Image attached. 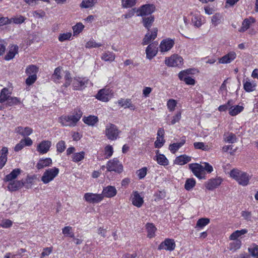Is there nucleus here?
Returning <instances> with one entry per match:
<instances>
[{"instance_id": "obj_4", "label": "nucleus", "mask_w": 258, "mask_h": 258, "mask_svg": "<svg viewBox=\"0 0 258 258\" xmlns=\"http://www.w3.org/2000/svg\"><path fill=\"white\" fill-rule=\"evenodd\" d=\"M119 132L117 126L113 124L109 123L106 125L105 134L108 140H116L118 137Z\"/></svg>"}, {"instance_id": "obj_45", "label": "nucleus", "mask_w": 258, "mask_h": 258, "mask_svg": "<svg viewBox=\"0 0 258 258\" xmlns=\"http://www.w3.org/2000/svg\"><path fill=\"white\" fill-rule=\"evenodd\" d=\"M156 157L157 163L163 166L168 165V160L164 155L159 154L158 155H156Z\"/></svg>"}, {"instance_id": "obj_64", "label": "nucleus", "mask_w": 258, "mask_h": 258, "mask_svg": "<svg viewBox=\"0 0 258 258\" xmlns=\"http://www.w3.org/2000/svg\"><path fill=\"white\" fill-rule=\"evenodd\" d=\"M84 28V26L82 23H77L73 27L74 33L75 34H79L82 31Z\"/></svg>"}, {"instance_id": "obj_32", "label": "nucleus", "mask_w": 258, "mask_h": 258, "mask_svg": "<svg viewBox=\"0 0 258 258\" xmlns=\"http://www.w3.org/2000/svg\"><path fill=\"white\" fill-rule=\"evenodd\" d=\"M83 120L85 124L94 126L98 121V118L96 116L89 115L88 117H84Z\"/></svg>"}, {"instance_id": "obj_20", "label": "nucleus", "mask_w": 258, "mask_h": 258, "mask_svg": "<svg viewBox=\"0 0 258 258\" xmlns=\"http://www.w3.org/2000/svg\"><path fill=\"white\" fill-rule=\"evenodd\" d=\"M191 22L195 27L199 28L205 23V21L203 16L196 14L193 15V17L191 19Z\"/></svg>"}, {"instance_id": "obj_12", "label": "nucleus", "mask_w": 258, "mask_h": 258, "mask_svg": "<svg viewBox=\"0 0 258 258\" xmlns=\"http://www.w3.org/2000/svg\"><path fill=\"white\" fill-rule=\"evenodd\" d=\"M222 181V179L220 177L211 178L205 182V186L207 189L213 190L218 187L221 184Z\"/></svg>"}, {"instance_id": "obj_52", "label": "nucleus", "mask_w": 258, "mask_h": 258, "mask_svg": "<svg viewBox=\"0 0 258 258\" xmlns=\"http://www.w3.org/2000/svg\"><path fill=\"white\" fill-rule=\"evenodd\" d=\"M210 223V219L206 218H202L199 219L196 224V227L203 228Z\"/></svg>"}, {"instance_id": "obj_49", "label": "nucleus", "mask_w": 258, "mask_h": 258, "mask_svg": "<svg viewBox=\"0 0 258 258\" xmlns=\"http://www.w3.org/2000/svg\"><path fill=\"white\" fill-rule=\"evenodd\" d=\"M20 103V99L16 97H10L7 100V105L9 106L16 105Z\"/></svg>"}, {"instance_id": "obj_33", "label": "nucleus", "mask_w": 258, "mask_h": 258, "mask_svg": "<svg viewBox=\"0 0 258 258\" xmlns=\"http://www.w3.org/2000/svg\"><path fill=\"white\" fill-rule=\"evenodd\" d=\"M185 143V137H184V139H182L180 142L170 144L169 149L172 153L174 154Z\"/></svg>"}, {"instance_id": "obj_22", "label": "nucleus", "mask_w": 258, "mask_h": 258, "mask_svg": "<svg viewBox=\"0 0 258 258\" xmlns=\"http://www.w3.org/2000/svg\"><path fill=\"white\" fill-rule=\"evenodd\" d=\"M52 160L50 158L40 159L36 167L38 169H43L52 164Z\"/></svg>"}, {"instance_id": "obj_53", "label": "nucleus", "mask_w": 258, "mask_h": 258, "mask_svg": "<svg viewBox=\"0 0 258 258\" xmlns=\"http://www.w3.org/2000/svg\"><path fill=\"white\" fill-rule=\"evenodd\" d=\"M63 73L64 74V78L65 80V83L63 86L65 87H68L71 85L72 81L71 74L69 71L63 72Z\"/></svg>"}, {"instance_id": "obj_51", "label": "nucleus", "mask_w": 258, "mask_h": 258, "mask_svg": "<svg viewBox=\"0 0 258 258\" xmlns=\"http://www.w3.org/2000/svg\"><path fill=\"white\" fill-rule=\"evenodd\" d=\"M194 146L196 149H201L205 151L209 150L208 146L205 145L203 142H195L194 143Z\"/></svg>"}, {"instance_id": "obj_60", "label": "nucleus", "mask_w": 258, "mask_h": 258, "mask_svg": "<svg viewBox=\"0 0 258 258\" xmlns=\"http://www.w3.org/2000/svg\"><path fill=\"white\" fill-rule=\"evenodd\" d=\"M101 46V43H96L94 40H91L86 44V48H97Z\"/></svg>"}, {"instance_id": "obj_59", "label": "nucleus", "mask_w": 258, "mask_h": 258, "mask_svg": "<svg viewBox=\"0 0 258 258\" xmlns=\"http://www.w3.org/2000/svg\"><path fill=\"white\" fill-rule=\"evenodd\" d=\"M71 36L72 33L70 32L60 34L58 37V40L60 42H63L66 40H69Z\"/></svg>"}, {"instance_id": "obj_29", "label": "nucleus", "mask_w": 258, "mask_h": 258, "mask_svg": "<svg viewBox=\"0 0 258 258\" xmlns=\"http://www.w3.org/2000/svg\"><path fill=\"white\" fill-rule=\"evenodd\" d=\"M154 16L152 15L143 17L142 22L144 26L149 30L154 21Z\"/></svg>"}, {"instance_id": "obj_30", "label": "nucleus", "mask_w": 258, "mask_h": 258, "mask_svg": "<svg viewBox=\"0 0 258 258\" xmlns=\"http://www.w3.org/2000/svg\"><path fill=\"white\" fill-rule=\"evenodd\" d=\"M255 22V20L253 18L249 19H245L242 23V26L239 29V31L240 32H244L247 30L250 27L251 24Z\"/></svg>"}, {"instance_id": "obj_42", "label": "nucleus", "mask_w": 258, "mask_h": 258, "mask_svg": "<svg viewBox=\"0 0 258 258\" xmlns=\"http://www.w3.org/2000/svg\"><path fill=\"white\" fill-rule=\"evenodd\" d=\"M222 16L220 13H216L211 17V22L212 25L216 27L221 23Z\"/></svg>"}, {"instance_id": "obj_6", "label": "nucleus", "mask_w": 258, "mask_h": 258, "mask_svg": "<svg viewBox=\"0 0 258 258\" xmlns=\"http://www.w3.org/2000/svg\"><path fill=\"white\" fill-rule=\"evenodd\" d=\"M183 60L181 56L178 54H173L165 58V63L170 67H180L183 64Z\"/></svg>"}, {"instance_id": "obj_7", "label": "nucleus", "mask_w": 258, "mask_h": 258, "mask_svg": "<svg viewBox=\"0 0 258 258\" xmlns=\"http://www.w3.org/2000/svg\"><path fill=\"white\" fill-rule=\"evenodd\" d=\"M155 7L153 5L146 4L142 6L139 9H137V16H146L151 15L155 11Z\"/></svg>"}, {"instance_id": "obj_43", "label": "nucleus", "mask_w": 258, "mask_h": 258, "mask_svg": "<svg viewBox=\"0 0 258 258\" xmlns=\"http://www.w3.org/2000/svg\"><path fill=\"white\" fill-rule=\"evenodd\" d=\"M52 78L54 82H59V81L62 78V71L61 68L58 67L55 69Z\"/></svg>"}, {"instance_id": "obj_62", "label": "nucleus", "mask_w": 258, "mask_h": 258, "mask_svg": "<svg viewBox=\"0 0 258 258\" xmlns=\"http://www.w3.org/2000/svg\"><path fill=\"white\" fill-rule=\"evenodd\" d=\"M147 169L146 167H143L137 171V175L139 179H143L147 174Z\"/></svg>"}, {"instance_id": "obj_17", "label": "nucleus", "mask_w": 258, "mask_h": 258, "mask_svg": "<svg viewBox=\"0 0 258 258\" xmlns=\"http://www.w3.org/2000/svg\"><path fill=\"white\" fill-rule=\"evenodd\" d=\"M157 32L158 29L154 28L151 31V34L147 33L143 40L142 44L143 45H147L151 40H154L157 37Z\"/></svg>"}, {"instance_id": "obj_50", "label": "nucleus", "mask_w": 258, "mask_h": 258, "mask_svg": "<svg viewBox=\"0 0 258 258\" xmlns=\"http://www.w3.org/2000/svg\"><path fill=\"white\" fill-rule=\"evenodd\" d=\"M137 3V0H122L121 5L123 8H132Z\"/></svg>"}, {"instance_id": "obj_57", "label": "nucleus", "mask_w": 258, "mask_h": 258, "mask_svg": "<svg viewBox=\"0 0 258 258\" xmlns=\"http://www.w3.org/2000/svg\"><path fill=\"white\" fill-rule=\"evenodd\" d=\"M176 105L177 102L174 99H171L167 101V106L168 109L170 111H173L174 110L176 106Z\"/></svg>"}, {"instance_id": "obj_39", "label": "nucleus", "mask_w": 258, "mask_h": 258, "mask_svg": "<svg viewBox=\"0 0 258 258\" xmlns=\"http://www.w3.org/2000/svg\"><path fill=\"white\" fill-rule=\"evenodd\" d=\"M85 153L84 151H81L78 153H75L72 156V161L74 162H79L84 159Z\"/></svg>"}, {"instance_id": "obj_5", "label": "nucleus", "mask_w": 258, "mask_h": 258, "mask_svg": "<svg viewBox=\"0 0 258 258\" xmlns=\"http://www.w3.org/2000/svg\"><path fill=\"white\" fill-rule=\"evenodd\" d=\"M106 168L107 171L109 172L114 171L120 173L123 171V166L116 158L108 161L106 164Z\"/></svg>"}, {"instance_id": "obj_41", "label": "nucleus", "mask_w": 258, "mask_h": 258, "mask_svg": "<svg viewBox=\"0 0 258 258\" xmlns=\"http://www.w3.org/2000/svg\"><path fill=\"white\" fill-rule=\"evenodd\" d=\"M18 47L17 46H15L11 48L9 52L5 56V59L9 60L15 57L16 54L18 53Z\"/></svg>"}, {"instance_id": "obj_40", "label": "nucleus", "mask_w": 258, "mask_h": 258, "mask_svg": "<svg viewBox=\"0 0 258 258\" xmlns=\"http://www.w3.org/2000/svg\"><path fill=\"white\" fill-rule=\"evenodd\" d=\"M97 2V0H83L80 4L82 8H89L93 7Z\"/></svg>"}, {"instance_id": "obj_36", "label": "nucleus", "mask_w": 258, "mask_h": 258, "mask_svg": "<svg viewBox=\"0 0 258 258\" xmlns=\"http://www.w3.org/2000/svg\"><path fill=\"white\" fill-rule=\"evenodd\" d=\"M233 241L229 243V249L232 251H235L239 249L241 245L240 240H233Z\"/></svg>"}, {"instance_id": "obj_25", "label": "nucleus", "mask_w": 258, "mask_h": 258, "mask_svg": "<svg viewBox=\"0 0 258 258\" xmlns=\"http://www.w3.org/2000/svg\"><path fill=\"white\" fill-rule=\"evenodd\" d=\"M191 159V157L184 154L177 157L174 161V163L176 164L182 165L190 162Z\"/></svg>"}, {"instance_id": "obj_56", "label": "nucleus", "mask_w": 258, "mask_h": 258, "mask_svg": "<svg viewBox=\"0 0 258 258\" xmlns=\"http://www.w3.org/2000/svg\"><path fill=\"white\" fill-rule=\"evenodd\" d=\"M255 85L252 84V83L249 81H246L243 84L244 89L248 92H252L254 91Z\"/></svg>"}, {"instance_id": "obj_55", "label": "nucleus", "mask_w": 258, "mask_h": 258, "mask_svg": "<svg viewBox=\"0 0 258 258\" xmlns=\"http://www.w3.org/2000/svg\"><path fill=\"white\" fill-rule=\"evenodd\" d=\"M236 137L233 133L229 134L228 136L226 137H224V140L225 142L228 143H234L236 142Z\"/></svg>"}, {"instance_id": "obj_31", "label": "nucleus", "mask_w": 258, "mask_h": 258, "mask_svg": "<svg viewBox=\"0 0 258 258\" xmlns=\"http://www.w3.org/2000/svg\"><path fill=\"white\" fill-rule=\"evenodd\" d=\"M118 103L122 107H124L125 108H128L132 110L135 109L134 105L132 103L131 100L130 99H126L125 100L121 99L118 100Z\"/></svg>"}, {"instance_id": "obj_26", "label": "nucleus", "mask_w": 258, "mask_h": 258, "mask_svg": "<svg viewBox=\"0 0 258 258\" xmlns=\"http://www.w3.org/2000/svg\"><path fill=\"white\" fill-rule=\"evenodd\" d=\"M21 170L20 168H15L13 169L12 172L7 175L4 180L5 181H11L13 180L16 179L19 175L21 173Z\"/></svg>"}, {"instance_id": "obj_23", "label": "nucleus", "mask_w": 258, "mask_h": 258, "mask_svg": "<svg viewBox=\"0 0 258 258\" xmlns=\"http://www.w3.org/2000/svg\"><path fill=\"white\" fill-rule=\"evenodd\" d=\"M8 154V149L6 147H4L1 151L0 156V169H2L6 164L7 161V156Z\"/></svg>"}, {"instance_id": "obj_18", "label": "nucleus", "mask_w": 258, "mask_h": 258, "mask_svg": "<svg viewBox=\"0 0 258 258\" xmlns=\"http://www.w3.org/2000/svg\"><path fill=\"white\" fill-rule=\"evenodd\" d=\"M117 194V190L114 186L108 185L104 187L102 191V195L104 197L112 198Z\"/></svg>"}, {"instance_id": "obj_44", "label": "nucleus", "mask_w": 258, "mask_h": 258, "mask_svg": "<svg viewBox=\"0 0 258 258\" xmlns=\"http://www.w3.org/2000/svg\"><path fill=\"white\" fill-rule=\"evenodd\" d=\"M38 72V68L35 65H30L26 69L25 73L27 75H36Z\"/></svg>"}, {"instance_id": "obj_37", "label": "nucleus", "mask_w": 258, "mask_h": 258, "mask_svg": "<svg viewBox=\"0 0 258 258\" xmlns=\"http://www.w3.org/2000/svg\"><path fill=\"white\" fill-rule=\"evenodd\" d=\"M115 58V55L112 52L107 51L102 54L101 59L105 61H113Z\"/></svg>"}, {"instance_id": "obj_63", "label": "nucleus", "mask_w": 258, "mask_h": 258, "mask_svg": "<svg viewBox=\"0 0 258 258\" xmlns=\"http://www.w3.org/2000/svg\"><path fill=\"white\" fill-rule=\"evenodd\" d=\"M113 153V149L111 146L108 145L105 148V154L106 155V158L110 157Z\"/></svg>"}, {"instance_id": "obj_8", "label": "nucleus", "mask_w": 258, "mask_h": 258, "mask_svg": "<svg viewBox=\"0 0 258 258\" xmlns=\"http://www.w3.org/2000/svg\"><path fill=\"white\" fill-rule=\"evenodd\" d=\"M89 82V79L86 78L75 77L73 83L74 90H82L87 87Z\"/></svg>"}, {"instance_id": "obj_28", "label": "nucleus", "mask_w": 258, "mask_h": 258, "mask_svg": "<svg viewBox=\"0 0 258 258\" xmlns=\"http://www.w3.org/2000/svg\"><path fill=\"white\" fill-rule=\"evenodd\" d=\"M24 183L22 180H16L9 183L8 188L11 191H16L23 187Z\"/></svg>"}, {"instance_id": "obj_10", "label": "nucleus", "mask_w": 258, "mask_h": 258, "mask_svg": "<svg viewBox=\"0 0 258 258\" xmlns=\"http://www.w3.org/2000/svg\"><path fill=\"white\" fill-rule=\"evenodd\" d=\"M84 198L88 203L96 204L103 199V196L102 194L87 192L84 195Z\"/></svg>"}, {"instance_id": "obj_46", "label": "nucleus", "mask_w": 258, "mask_h": 258, "mask_svg": "<svg viewBox=\"0 0 258 258\" xmlns=\"http://www.w3.org/2000/svg\"><path fill=\"white\" fill-rule=\"evenodd\" d=\"M183 21H184V23H183V25L180 26V29H179V31L180 33V34L181 35H183L185 38H189V37L188 36L184 35V34L187 33V29H187L188 28L187 19L185 17H184Z\"/></svg>"}, {"instance_id": "obj_47", "label": "nucleus", "mask_w": 258, "mask_h": 258, "mask_svg": "<svg viewBox=\"0 0 258 258\" xmlns=\"http://www.w3.org/2000/svg\"><path fill=\"white\" fill-rule=\"evenodd\" d=\"M196 185V180L194 178H188L186 180L184 188L187 190H190Z\"/></svg>"}, {"instance_id": "obj_9", "label": "nucleus", "mask_w": 258, "mask_h": 258, "mask_svg": "<svg viewBox=\"0 0 258 258\" xmlns=\"http://www.w3.org/2000/svg\"><path fill=\"white\" fill-rule=\"evenodd\" d=\"M175 242L173 239L166 238L159 245V250L164 249L168 251H173L175 248Z\"/></svg>"}, {"instance_id": "obj_19", "label": "nucleus", "mask_w": 258, "mask_h": 258, "mask_svg": "<svg viewBox=\"0 0 258 258\" xmlns=\"http://www.w3.org/2000/svg\"><path fill=\"white\" fill-rule=\"evenodd\" d=\"M236 57V54L234 51H231L219 59V63H228L233 61Z\"/></svg>"}, {"instance_id": "obj_13", "label": "nucleus", "mask_w": 258, "mask_h": 258, "mask_svg": "<svg viewBox=\"0 0 258 258\" xmlns=\"http://www.w3.org/2000/svg\"><path fill=\"white\" fill-rule=\"evenodd\" d=\"M157 46V43L156 42L152 43L147 46L146 49L147 58L151 59L157 54L158 52V48Z\"/></svg>"}, {"instance_id": "obj_58", "label": "nucleus", "mask_w": 258, "mask_h": 258, "mask_svg": "<svg viewBox=\"0 0 258 258\" xmlns=\"http://www.w3.org/2000/svg\"><path fill=\"white\" fill-rule=\"evenodd\" d=\"M66 148V147L65 142L62 140L59 141L56 144V149L58 152H63L64 151Z\"/></svg>"}, {"instance_id": "obj_15", "label": "nucleus", "mask_w": 258, "mask_h": 258, "mask_svg": "<svg viewBox=\"0 0 258 258\" xmlns=\"http://www.w3.org/2000/svg\"><path fill=\"white\" fill-rule=\"evenodd\" d=\"M189 168L196 177L200 179L203 178V165L198 163L190 164Z\"/></svg>"}, {"instance_id": "obj_48", "label": "nucleus", "mask_w": 258, "mask_h": 258, "mask_svg": "<svg viewBox=\"0 0 258 258\" xmlns=\"http://www.w3.org/2000/svg\"><path fill=\"white\" fill-rule=\"evenodd\" d=\"M62 233L66 236H68L74 238V233L72 231V227L71 226H66L62 229Z\"/></svg>"}, {"instance_id": "obj_34", "label": "nucleus", "mask_w": 258, "mask_h": 258, "mask_svg": "<svg viewBox=\"0 0 258 258\" xmlns=\"http://www.w3.org/2000/svg\"><path fill=\"white\" fill-rule=\"evenodd\" d=\"M247 232L248 231L246 229H243L240 230H236L230 235L229 238L230 240H238L237 239L238 237L247 233Z\"/></svg>"}, {"instance_id": "obj_38", "label": "nucleus", "mask_w": 258, "mask_h": 258, "mask_svg": "<svg viewBox=\"0 0 258 258\" xmlns=\"http://www.w3.org/2000/svg\"><path fill=\"white\" fill-rule=\"evenodd\" d=\"M243 109V107L239 105H236L235 106H231L229 108V113L231 116H235L240 112H241Z\"/></svg>"}, {"instance_id": "obj_2", "label": "nucleus", "mask_w": 258, "mask_h": 258, "mask_svg": "<svg viewBox=\"0 0 258 258\" xmlns=\"http://www.w3.org/2000/svg\"><path fill=\"white\" fill-rule=\"evenodd\" d=\"M230 176L235 179L239 184L246 186L249 184L251 176L246 172L238 169H233L230 171Z\"/></svg>"}, {"instance_id": "obj_61", "label": "nucleus", "mask_w": 258, "mask_h": 258, "mask_svg": "<svg viewBox=\"0 0 258 258\" xmlns=\"http://www.w3.org/2000/svg\"><path fill=\"white\" fill-rule=\"evenodd\" d=\"M28 77L26 80V84L28 85H31L33 83H35V82L37 80V75H28Z\"/></svg>"}, {"instance_id": "obj_11", "label": "nucleus", "mask_w": 258, "mask_h": 258, "mask_svg": "<svg viewBox=\"0 0 258 258\" xmlns=\"http://www.w3.org/2000/svg\"><path fill=\"white\" fill-rule=\"evenodd\" d=\"M95 97L100 101L107 102L111 97V91L108 89H101L96 95Z\"/></svg>"}, {"instance_id": "obj_21", "label": "nucleus", "mask_w": 258, "mask_h": 258, "mask_svg": "<svg viewBox=\"0 0 258 258\" xmlns=\"http://www.w3.org/2000/svg\"><path fill=\"white\" fill-rule=\"evenodd\" d=\"M132 202L133 205L138 208H140L144 203V200L139 192L136 191L134 192Z\"/></svg>"}, {"instance_id": "obj_14", "label": "nucleus", "mask_w": 258, "mask_h": 258, "mask_svg": "<svg viewBox=\"0 0 258 258\" xmlns=\"http://www.w3.org/2000/svg\"><path fill=\"white\" fill-rule=\"evenodd\" d=\"M51 146V142L49 141H43L37 146V151L41 154L47 153Z\"/></svg>"}, {"instance_id": "obj_27", "label": "nucleus", "mask_w": 258, "mask_h": 258, "mask_svg": "<svg viewBox=\"0 0 258 258\" xmlns=\"http://www.w3.org/2000/svg\"><path fill=\"white\" fill-rule=\"evenodd\" d=\"M145 227L147 231V237L149 238L154 237L155 236V232L157 230L155 225L153 223H147Z\"/></svg>"}, {"instance_id": "obj_24", "label": "nucleus", "mask_w": 258, "mask_h": 258, "mask_svg": "<svg viewBox=\"0 0 258 258\" xmlns=\"http://www.w3.org/2000/svg\"><path fill=\"white\" fill-rule=\"evenodd\" d=\"M15 132L21 135L23 137L28 136L30 135L33 130L29 127H23L22 126H18L15 128Z\"/></svg>"}, {"instance_id": "obj_16", "label": "nucleus", "mask_w": 258, "mask_h": 258, "mask_svg": "<svg viewBox=\"0 0 258 258\" xmlns=\"http://www.w3.org/2000/svg\"><path fill=\"white\" fill-rule=\"evenodd\" d=\"M174 41L171 39L163 40L160 45V50L161 52L169 51L174 45Z\"/></svg>"}, {"instance_id": "obj_1", "label": "nucleus", "mask_w": 258, "mask_h": 258, "mask_svg": "<svg viewBox=\"0 0 258 258\" xmlns=\"http://www.w3.org/2000/svg\"><path fill=\"white\" fill-rule=\"evenodd\" d=\"M83 112L78 108H75L72 115H62L58 119V121L63 126L74 127L77 125L82 116Z\"/></svg>"}, {"instance_id": "obj_35", "label": "nucleus", "mask_w": 258, "mask_h": 258, "mask_svg": "<svg viewBox=\"0 0 258 258\" xmlns=\"http://www.w3.org/2000/svg\"><path fill=\"white\" fill-rule=\"evenodd\" d=\"M10 92L7 88H3L1 92L0 103H3L7 101L10 98Z\"/></svg>"}, {"instance_id": "obj_3", "label": "nucleus", "mask_w": 258, "mask_h": 258, "mask_svg": "<svg viewBox=\"0 0 258 258\" xmlns=\"http://www.w3.org/2000/svg\"><path fill=\"white\" fill-rule=\"evenodd\" d=\"M59 169L56 167L49 168L45 171L41 177V181L47 184L53 180L59 173Z\"/></svg>"}, {"instance_id": "obj_54", "label": "nucleus", "mask_w": 258, "mask_h": 258, "mask_svg": "<svg viewBox=\"0 0 258 258\" xmlns=\"http://www.w3.org/2000/svg\"><path fill=\"white\" fill-rule=\"evenodd\" d=\"M248 251L254 258H258V245L255 244H253L248 248Z\"/></svg>"}]
</instances>
